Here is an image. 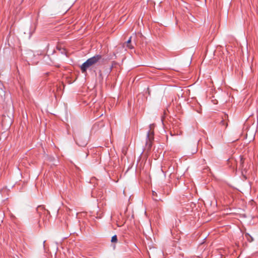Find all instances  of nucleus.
I'll return each instance as SVG.
<instances>
[{
	"label": "nucleus",
	"mask_w": 258,
	"mask_h": 258,
	"mask_svg": "<svg viewBox=\"0 0 258 258\" xmlns=\"http://www.w3.org/2000/svg\"><path fill=\"white\" fill-rule=\"evenodd\" d=\"M104 60L102 55L97 54L88 59L80 67L81 70L83 73H86L87 70L90 67L96 64L100 61Z\"/></svg>",
	"instance_id": "f257e3e1"
},
{
	"label": "nucleus",
	"mask_w": 258,
	"mask_h": 258,
	"mask_svg": "<svg viewBox=\"0 0 258 258\" xmlns=\"http://www.w3.org/2000/svg\"><path fill=\"white\" fill-rule=\"evenodd\" d=\"M154 127V124H151L149 125L150 130L148 131L147 135L146 145L148 146V149L152 147V142L154 140V133L152 130Z\"/></svg>",
	"instance_id": "f03ea898"
},
{
	"label": "nucleus",
	"mask_w": 258,
	"mask_h": 258,
	"mask_svg": "<svg viewBox=\"0 0 258 258\" xmlns=\"http://www.w3.org/2000/svg\"><path fill=\"white\" fill-rule=\"evenodd\" d=\"M228 116L227 114L224 113L221 116L220 120L217 122L224 130H225L228 126Z\"/></svg>",
	"instance_id": "7ed1b4c3"
},
{
	"label": "nucleus",
	"mask_w": 258,
	"mask_h": 258,
	"mask_svg": "<svg viewBox=\"0 0 258 258\" xmlns=\"http://www.w3.org/2000/svg\"><path fill=\"white\" fill-rule=\"evenodd\" d=\"M75 140L76 143L80 146L84 147L87 144V139L81 135L76 137Z\"/></svg>",
	"instance_id": "20e7f679"
},
{
	"label": "nucleus",
	"mask_w": 258,
	"mask_h": 258,
	"mask_svg": "<svg viewBox=\"0 0 258 258\" xmlns=\"http://www.w3.org/2000/svg\"><path fill=\"white\" fill-rule=\"evenodd\" d=\"M239 164V167L241 169V170L246 171L247 169V165L245 164V159L242 156H240Z\"/></svg>",
	"instance_id": "39448f33"
},
{
	"label": "nucleus",
	"mask_w": 258,
	"mask_h": 258,
	"mask_svg": "<svg viewBox=\"0 0 258 258\" xmlns=\"http://www.w3.org/2000/svg\"><path fill=\"white\" fill-rule=\"evenodd\" d=\"M131 39L132 37H131L129 39L125 42L123 46L124 47L128 48V49H133L134 48V46L131 44Z\"/></svg>",
	"instance_id": "423d86ee"
},
{
	"label": "nucleus",
	"mask_w": 258,
	"mask_h": 258,
	"mask_svg": "<svg viewBox=\"0 0 258 258\" xmlns=\"http://www.w3.org/2000/svg\"><path fill=\"white\" fill-rule=\"evenodd\" d=\"M36 210L37 212L40 215L41 211H45V209L44 206H39L37 207Z\"/></svg>",
	"instance_id": "0eeeda50"
},
{
	"label": "nucleus",
	"mask_w": 258,
	"mask_h": 258,
	"mask_svg": "<svg viewBox=\"0 0 258 258\" xmlns=\"http://www.w3.org/2000/svg\"><path fill=\"white\" fill-rule=\"evenodd\" d=\"M245 235L249 242H251L253 241L252 237L251 235H250L248 233H245Z\"/></svg>",
	"instance_id": "6e6552de"
},
{
	"label": "nucleus",
	"mask_w": 258,
	"mask_h": 258,
	"mask_svg": "<svg viewBox=\"0 0 258 258\" xmlns=\"http://www.w3.org/2000/svg\"><path fill=\"white\" fill-rule=\"evenodd\" d=\"M152 196H153V199L154 200L156 201H159L160 199H158L157 198V193L154 191H153L152 192Z\"/></svg>",
	"instance_id": "1a4fd4ad"
},
{
	"label": "nucleus",
	"mask_w": 258,
	"mask_h": 258,
	"mask_svg": "<svg viewBox=\"0 0 258 258\" xmlns=\"http://www.w3.org/2000/svg\"><path fill=\"white\" fill-rule=\"evenodd\" d=\"M111 241L112 243H116V242H117V236L116 235H114V236H113L112 237Z\"/></svg>",
	"instance_id": "9d476101"
},
{
	"label": "nucleus",
	"mask_w": 258,
	"mask_h": 258,
	"mask_svg": "<svg viewBox=\"0 0 258 258\" xmlns=\"http://www.w3.org/2000/svg\"><path fill=\"white\" fill-rule=\"evenodd\" d=\"M197 152V146L196 145H195V148L194 149L192 150V154H195L196 153V152Z\"/></svg>",
	"instance_id": "9b49d317"
},
{
	"label": "nucleus",
	"mask_w": 258,
	"mask_h": 258,
	"mask_svg": "<svg viewBox=\"0 0 258 258\" xmlns=\"http://www.w3.org/2000/svg\"><path fill=\"white\" fill-rule=\"evenodd\" d=\"M61 53L62 54H66L67 52H66V49H62V51H61Z\"/></svg>",
	"instance_id": "f8f14e48"
},
{
	"label": "nucleus",
	"mask_w": 258,
	"mask_h": 258,
	"mask_svg": "<svg viewBox=\"0 0 258 258\" xmlns=\"http://www.w3.org/2000/svg\"><path fill=\"white\" fill-rule=\"evenodd\" d=\"M99 75L100 77H102V73L101 71H99Z\"/></svg>",
	"instance_id": "ddd939ff"
}]
</instances>
